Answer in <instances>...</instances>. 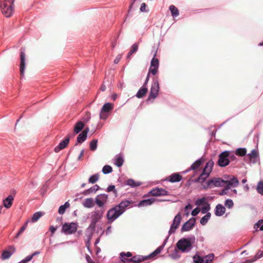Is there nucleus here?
Instances as JSON below:
<instances>
[{
  "label": "nucleus",
  "mask_w": 263,
  "mask_h": 263,
  "mask_svg": "<svg viewBox=\"0 0 263 263\" xmlns=\"http://www.w3.org/2000/svg\"><path fill=\"white\" fill-rule=\"evenodd\" d=\"M195 242L196 238L194 236L183 238L178 240L176 243V247L181 252L188 253L193 249Z\"/></svg>",
  "instance_id": "obj_1"
},
{
  "label": "nucleus",
  "mask_w": 263,
  "mask_h": 263,
  "mask_svg": "<svg viewBox=\"0 0 263 263\" xmlns=\"http://www.w3.org/2000/svg\"><path fill=\"white\" fill-rule=\"evenodd\" d=\"M14 0H4L0 2V10L7 17L11 16L14 11Z\"/></svg>",
  "instance_id": "obj_2"
},
{
  "label": "nucleus",
  "mask_w": 263,
  "mask_h": 263,
  "mask_svg": "<svg viewBox=\"0 0 263 263\" xmlns=\"http://www.w3.org/2000/svg\"><path fill=\"white\" fill-rule=\"evenodd\" d=\"M103 212L99 211H95L91 216V223L87 229V232L89 233V237H91L92 233L94 231L96 223L101 219Z\"/></svg>",
  "instance_id": "obj_3"
},
{
  "label": "nucleus",
  "mask_w": 263,
  "mask_h": 263,
  "mask_svg": "<svg viewBox=\"0 0 263 263\" xmlns=\"http://www.w3.org/2000/svg\"><path fill=\"white\" fill-rule=\"evenodd\" d=\"M213 165L214 162L213 161H209L204 167L202 172L201 173L198 178L195 180V182H198L200 183L203 182L205 179L208 178L210 176V174L212 170Z\"/></svg>",
  "instance_id": "obj_4"
},
{
  "label": "nucleus",
  "mask_w": 263,
  "mask_h": 263,
  "mask_svg": "<svg viewBox=\"0 0 263 263\" xmlns=\"http://www.w3.org/2000/svg\"><path fill=\"white\" fill-rule=\"evenodd\" d=\"M224 180V184L226 186L223 190V192L225 190H228L231 187H236L239 184V181L236 177L232 175H224L223 176Z\"/></svg>",
  "instance_id": "obj_5"
},
{
  "label": "nucleus",
  "mask_w": 263,
  "mask_h": 263,
  "mask_svg": "<svg viewBox=\"0 0 263 263\" xmlns=\"http://www.w3.org/2000/svg\"><path fill=\"white\" fill-rule=\"evenodd\" d=\"M214 257V255L213 253L201 256L197 252L193 255L192 258L194 263H210L213 260Z\"/></svg>",
  "instance_id": "obj_6"
},
{
  "label": "nucleus",
  "mask_w": 263,
  "mask_h": 263,
  "mask_svg": "<svg viewBox=\"0 0 263 263\" xmlns=\"http://www.w3.org/2000/svg\"><path fill=\"white\" fill-rule=\"evenodd\" d=\"M224 185V180L219 178H214L209 180L205 185H203V188L206 189L214 186L221 187Z\"/></svg>",
  "instance_id": "obj_7"
},
{
  "label": "nucleus",
  "mask_w": 263,
  "mask_h": 263,
  "mask_svg": "<svg viewBox=\"0 0 263 263\" xmlns=\"http://www.w3.org/2000/svg\"><path fill=\"white\" fill-rule=\"evenodd\" d=\"M78 223L76 222L65 223L62 229V232L66 235L75 233L78 229Z\"/></svg>",
  "instance_id": "obj_8"
},
{
  "label": "nucleus",
  "mask_w": 263,
  "mask_h": 263,
  "mask_svg": "<svg viewBox=\"0 0 263 263\" xmlns=\"http://www.w3.org/2000/svg\"><path fill=\"white\" fill-rule=\"evenodd\" d=\"M230 154V152L224 151L219 155L218 164L220 166L224 167L229 165Z\"/></svg>",
  "instance_id": "obj_9"
},
{
  "label": "nucleus",
  "mask_w": 263,
  "mask_h": 263,
  "mask_svg": "<svg viewBox=\"0 0 263 263\" xmlns=\"http://www.w3.org/2000/svg\"><path fill=\"white\" fill-rule=\"evenodd\" d=\"M122 214L117 206L110 209L107 214V217L110 222H112L117 219Z\"/></svg>",
  "instance_id": "obj_10"
},
{
  "label": "nucleus",
  "mask_w": 263,
  "mask_h": 263,
  "mask_svg": "<svg viewBox=\"0 0 263 263\" xmlns=\"http://www.w3.org/2000/svg\"><path fill=\"white\" fill-rule=\"evenodd\" d=\"M181 220V216L180 213H178L174 217L173 223L171 224L170 230L168 231V235L174 233L176 230L179 227Z\"/></svg>",
  "instance_id": "obj_11"
},
{
  "label": "nucleus",
  "mask_w": 263,
  "mask_h": 263,
  "mask_svg": "<svg viewBox=\"0 0 263 263\" xmlns=\"http://www.w3.org/2000/svg\"><path fill=\"white\" fill-rule=\"evenodd\" d=\"M114 104L110 103H106L103 106L100 113V118L101 119L105 120L107 117V112L112 109Z\"/></svg>",
  "instance_id": "obj_12"
},
{
  "label": "nucleus",
  "mask_w": 263,
  "mask_h": 263,
  "mask_svg": "<svg viewBox=\"0 0 263 263\" xmlns=\"http://www.w3.org/2000/svg\"><path fill=\"white\" fill-rule=\"evenodd\" d=\"M246 161H248L251 163H255L257 162L259 159L258 152L256 149H253L251 152L248 154L245 158Z\"/></svg>",
  "instance_id": "obj_13"
},
{
  "label": "nucleus",
  "mask_w": 263,
  "mask_h": 263,
  "mask_svg": "<svg viewBox=\"0 0 263 263\" xmlns=\"http://www.w3.org/2000/svg\"><path fill=\"white\" fill-rule=\"evenodd\" d=\"M156 52L155 53L153 58L151 60V66L149 68V73H151L153 75H155L159 67V60L155 58Z\"/></svg>",
  "instance_id": "obj_14"
},
{
  "label": "nucleus",
  "mask_w": 263,
  "mask_h": 263,
  "mask_svg": "<svg viewBox=\"0 0 263 263\" xmlns=\"http://www.w3.org/2000/svg\"><path fill=\"white\" fill-rule=\"evenodd\" d=\"M159 90V82L157 80L154 81L152 85L148 100L151 98L155 99L158 96Z\"/></svg>",
  "instance_id": "obj_15"
},
{
  "label": "nucleus",
  "mask_w": 263,
  "mask_h": 263,
  "mask_svg": "<svg viewBox=\"0 0 263 263\" xmlns=\"http://www.w3.org/2000/svg\"><path fill=\"white\" fill-rule=\"evenodd\" d=\"M108 200V195L105 194H100L95 198L96 204L99 207H103L106 203Z\"/></svg>",
  "instance_id": "obj_16"
},
{
  "label": "nucleus",
  "mask_w": 263,
  "mask_h": 263,
  "mask_svg": "<svg viewBox=\"0 0 263 263\" xmlns=\"http://www.w3.org/2000/svg\"><path fill=\"white\" fill-rule=\"evenodd\" d=\"M21 63H20V72L21 77L24 76L25 69V50L23 49H21L20 54Z\"/></svg>",
  "instance_id": "obj_17"
},
{
  "label": "nucleus",
  "mask_w": 263,
  "mask_h": 263,
  "mask_svg": "<svg viewBox=\"0 0 263 263\" xmlns=\"http://www.w3.org/2000/svg\"><path fill=\"white\" fill-rule=\"evenodd\" d=\"M149 193L154 196H163L167 195L168 192L165 190L161 188L156 187L152 190Z\"/></svg>",
  "instance_id": "obj_18"
},
{
  "label": "nucleus",
  "mask_w": 263,
  "mask_h": 263,
  "mask_svg": "<svg viewBox=\"0 0 263 263\" xmlns=\"http://www.w3.org/2000/svg\"><path fill=\"white\" fill-rule=\"evenodd\" d=\"M133 203V201L129 200H125L121 201L119 204L116 205L119 209L120 212L122 214L127 207L129 206Z\"/></svg>",
  "instance_id": "obj_19"
},
{
  "label": "nucleus",
  "mask_w": 263,
  "mask_h": 263,
  "mask_svg": "<svg viewBox=\"0 0 263 263\" xmlns=\"http://www.w3.org/2000/svg\"><path fill=\"white\" fill-rule=\"evenodd\" d=\"M195 223V219L194 218L190 219L183 224L181 228V231L184 232L191 230L194 227Z\"/></svg>",
  "instance_id": "obj_20"
},
{
  "label": "nucleus",
  "mask_w": 263,
  "mask_h": 263,
  "mask_svg": "<svg viewBox=\"0 0 263 263\" xmlns=\"http://www.w3.org/2000/svg\"><path fill=\"white\" fill-rule=\"evenodd\" d=\"M69 142V138L67 137L63 141H61L60 143L54 148V151L56 153H58L61 150L65 148Z\"/></svg>",
  "instance_id": "obj_21"
},
{
  "label": "nucleus",
  "mask_w": 263,
  "mask_h": 263,
  "mask_svg": "<svg viewBox=\"0 0 263 263\" xmlns=\"http://www.w3.org/2000/svg\"><path fill=\"white\" fill-rule=\"evenodd\" d=\"M9 250H5L3 252L2 254V258L3 259L5 260L9 258L15 250L13 246H10Z\"/></svg>",
  "instance_id": "obj_22"
},
{
  "label": "nucleus",
  "mask_w": 263,
  "mask_h": 263,
  "mask_svg": "<svg viewBox=\"0 0 263 263\" xmlns=\"http://www.w3.org/2000/svg\"><path fill=\"white\" fill-rule=\"evenodd\" d=\"M13 200L14 196L12 195H9L3 201L4 206L6 209H9L12 205Z\"/></svg>",
  "instance_id": "obj_23"
},
{
  "label": "nucleus",
  "mask_w": 263,
  "mask_h": 263,
  "mask_svg": "<svg viewBox=\"0 0 263 263\" xmlns=\"http://www.w3.org/2000/svg\"><path fill=\"white\" fill-rule=\"evenodd\" d=\"M89 128H86L77 137V142L80 143H83L87 138V135L89 132Z\"/></svg>",
  "instance_id": "obj_24"
},
{
  "label": "nucleus",
  "mask_w": 263,
  "mask_h": 263,
  "mask_svg": "<svg viewBox=\"0 0 263 263\" xmlns=\"http://www.w3.org/2000/svg\"><path fill=\"white\" fill-rule=\"evenodd\" d=\"M226 212V208L221 204H218L216 206L215 209V214L217 216H222Z\"/></svg>",
  "instance_id": "obj_25"
},
{
  "label": "nucleus",
  "mask_w": 263,
  "mask_h": 263,
  "mask_svg": "<svg viewBox=\"0 0 263 263\" xmlns=\"http://www.w3.org/2000/svg\"><path fill=\"white\" fill-rule=\"evenodd\" d=\"M156 199L155 198H150L147 199H144L141 200L137 205V206L139 208L144 207L148 205H152L153 203L155 202Z\"/></svg>",
  "instance_id": "obj_26"
},
{
  "label": "nucleus",
  "mask_w": 263,
  "mask_h": 263,
  "mask_svg": "<svg viewBox=\"0 0 263 263\" xmlns=\"http://www.w3.org/2000/svg\"><path fill=\"white\" fill-rule=\"evenodd\" d=\"M203 163V159L202 158H200L196 160L194 163L192 164L191 165L190 168L185 172L184 173H186L188 172L189 170H193V171H197L198 168L200 166V165Z\"/></svg>",
  "instance_id": "obj_27"
},
{
  "label": "nucleus",
  "mask_w": 263,
  "mask_h": 263,
  "mask_svg": "<svg viewBox=\"0 0 263 263\" xmlns=\"http://www.w3.org/2000/svg\"><path fill=\"white\" fill-rule=\"evenodd\" d=\"M182 176L178 173H173L169 177L168 180L171 182H179L182 179Z\"/></svg>",
  "instance_id": "obj_28"
},
{
  "label": "nucleus",
  "mask_w": 263,
  "mask_h": 263,
  "mask_svg": "<svg viewBox=\"0 0 263 263\" xmlns=\"http://www.w3.org/2000/svg\"><path fill=\"white\" fill-rule=\"evenodd\" d=\"M124 162V159L122 155H116L114 158V164L118 167H121Z\"/></svg>",
  "instance_id": "obj_29"
},
{
  "label": "nucleus",
  "mask_w": 263,
  "mask_h": 263,
  "mask_svg": "<svg viewBox=\"0 0 263 263\" xmlns=\"http://www.w3.org/2000/svg\"><path fill=\"white\" fill-rule=\"evenodd\" d=\"M168 237H167L165 240H164V243H163L162 245L160 246V247H159L158 248H157L155 251H154L152 253H151L149 256L148 257H154L155 256L157 255V254H159L161 251L163 249V248L164 247V246L165 245V243H166V241H167V239H168Z\"/></svg>",
  "instance_id": "obj_30"
},
{
  "label": "nucleus",
  "mask_w": 263,
  "mask_h": 263,
  "mask_svg": "<svg viewBox=\"0 0 263 263\" xmlns=\"http://www.w3.org/2000/svg\"><path fill=\"white\" fill-rule=\"evenodd\" d=\"M82 204L85 208H91L94 205L93 200L91 198H86L83 201Z\"/></svg>",
  "instance_id": "obj_31"
},
{
  "label": "nucleus",
  "mask_w": 263,
  "mask_h": 263,
  "mask_svg": "<svg viewBox=\"0 0 263 263\" xmlns=\"http://www.w3.org/2000/svg\"><path fill=\"white\" fill-rule=\"evenodd\" d=\"M84 123H83L82 121L78 122L74 127V132L75 134L79 133L84 128Z\"/></svg>",
  "instance_id": "obj_32"
},
{
  "label": "nucleus",
  "mask_w": 263,
  "mask_h": 263,
  "mask_svg": "<svg viewBox=\"0 0 263 263\" xmlns=\"http://www.w3.org/2000/svg\"><path fill=\"white\" fill-rule=\"evenodd\" d=\"M44 213L42 212H37L33 214L31 220H29L32 223L36 222L42 216H43Z\"/></svg>",
  "instance_id": "obj_33"
},
{
  "label": "nucleus",
  "mask_w": 263,
  "mask_h": 263,
  "mask_svg": "<svg viewBox=\"0 0 263 263\" xmlns=\"http://www.w3.org/2000/svg\"><path fill=\"white\" fill-rule=\"evenodd\" d=\"M138 46H139V45H138V44H137V43H135L134 44H133L132 45V46L131 47V49L127 55V58H128V59L130 58V56L134 53H135L137 51V50L138 49Z\"/></svg>",
  "instance_id": "obj_34"
},
{
  "label": "nucleus",
  "mask_w": 263,
  "mask_h": 263,
  "mask_svg": "<svg viewBox=\"0 0 263 263\" xmlns=\"http://www.w3.org/2000/svg\"><path fill=\"white\" fill-rule=\"evenodd\" d=\"M147 91V89L146 88L142 87L138 90L136 96L138 98H141L144 96V95L146 94Z\"/></svg>",
  "instance_id": "obj_35"
},
{
  "label": "nucleus",
  "mask_w": 263,
  "mask_h": 263,
  "mask_svg": "<svg viewBox=\"0 0 263 263\" xmlns=\"http://www.w3.org/2000/svg\"><path fill=\"white\" fill-rule=\"evenodd\" d=\"M211 217V213H207L203 217L200 219V223L204 226L205 225Z\"/></svg>",
  "instance_id": "obj_36"
},
{
  "label": "nucleus",
  "mask_w": 263,
  "mask_h": 263,
  "mask_svg": "<svg viewBox=\"0 0 263 263\" xmlns=\"http://www.w3.org/2000/svg\"><path fill=\"white\" fill-rule=\"evenodd\" d=\"M126 184L131 187H136L141 185V183L136 182L134 180L129 179L126 180Z\"/></svg>",
  "instance_id": "obj_37"
},
{
  "label": "nucleus",
  "mask_w": 263,
  "mask_h": 263,
  "mask_svg": "<svg viewBox=\"0 0 263 263\" xmlns=\"http://www.w3.org/2000/svg\"><path fill=\"white\" fill-rule=\"evenodd\" d=\"M169 9L173 17H176L179 15L178 9L175 6L171 5Z\"/></svg>",
  "instance_id": "obj_38"
},
{
  "label": "nucleus",
  "mask_w": 263,
  "mask_h": 263,
  "mask_svg": "<svg viewBox=\"0 0 263 263\" xmlns=\"http://www.w3.org/2000/svg\"><path fill=\"white\" fill-rule=\"evenodd\" d=\"M69 203L68 202H66L64 205H61L59 208L58 212L60 214H63L67 208L69 206Z\"/></svg>",
  "instance_id": "obj_39"
},
{
  "label": "nucleus",
  "mask_w": 263,
  "mask_h": 263,
  "mask_svg": "<svg viewBox=\"0 0 263 263\" xmlns=\"http://www.w3.org/2000/svg\"><path fill=\"white\" fill-rule=\"evenodd\" d=\"M145 258L140 256H135L130 259V261L135 263H138L143 261Z\"/></svg>",
  "instance_id": "obj_40"
},
{
  "label": "nucleus",
  "mask_w": 263,
  "mask_h": 263,
  "mask_svg": "<svg viewBox=\"0 0 263 263\" xmlns=\"http://www.w3.org/2000/svg\"><path fill=\"white\" fill-rule=\"evenodd\" d=\"M236 155L239 156H243L247 153V149L245 148H239L236 151Z\"/></svg>",
  "instance_id": "obj_41"
},
{
  "label": "nucleus",
  "mask_w": 263,
  "mask_h": 263,
  "mask_svg": "<svg viewBox=\"0 0 263 263\" xmlns=\"http://www.w3.org/2000/svg\"><path fill=\"white\" fill-rule=\"evenodd\" d=\"M99 174H94V175L91 176L89 177V178L88 179V181L89 183H95L99 180Z\"/></svg>",
  "instance_id": "obj_42"
},
{
  "label": "nucleus",
  "mask_w": 263,
  "mask_h": 263,
  "mask_svg": "<svg viewBox=\"0 0 263 263\" xmlns=\"http://www.w3.org/2000/svg\"><path fill=\"white\" fill-rule=\"evenodd\" d=\"M97 143H98V140L97 139H93L92 140L89 144V147L90 150L94 151H95L97 148Z\"/></svg>",
  "instance_id": "obj_43"
},
{
  "label": "nucleus",
  "mask_w": 263,
  "mask_h": 263,
  "mask_svg": "<svg viewBox=\"0 0 263 263\" xmlns=\"http://www.w3.org/2000/svg\"><path fill=\"white\" fill-rule=\"evenodd\" d=\"M112 171V167L108 165H105L102 168V172L104 174H109Z\"/></svg>",
  "instance_id": "obj_44"
},
{
  "label": "nucleus",
  "mask_w": 263,
  "mask_h": 263,
  "mask_svg": "<svg viewBox=\"0 0 263 263\" xmlns=\"http://www.w3.org/2000/svg\"><path fill=\"white\" fill-rule=\"evenodd\" d=\"M257 192L263 195V181H260L257 184L256 188Z\"/></svg>",
  "instance_id": "obj_45"
},
{
  "label": "nucleus",
  "mask_w": 263,
  "mask_h": 263,
  "mask_svg": "<svg viewBox=\"0 0 263 263\" xmlns=\"http://www.w3.org/2000/svg\"><path fill=\"white\" fill-rule=\"evenodd\" d=\"M205 203H208L205 197L198 199L195 202L196 205L198 206H200L202 204H205Z\"/></svg>",
  "instance_id": "obj_46"
},
{
  "label": "nucleus",
  "mask_w": 263,
  "mask_h": 263,
  "mask_svg": "<svg viewBox=\"0 0 263 263\" xmlns=\"http://www.w3.org/2000/svg\"><path fill=\"white\" fill-rule=\"evenodd\" d=\"M99 189H100V186L96 184L93 187H90V189L85 191L84 192V193L87 194L88 192H91V193L96 192L97 191H98Z\"/></svg>",
  "instance_id": "obj_47"
},
{
  "label": "nucleus",
  "mask_w": 263,
  "mask_h": 263,
  "mask_svg": "<svg viewBox=\"0 0 263 263\" xmlns=\"http://www.w3.org/2000/svg\"><path fill=\"white\" fill-rule=\"evenodd\" d=\"M210 204L208 203H205V204H204V206L202 207L201 211L202 214H205L208 213V212L210 210Z\"/></svg>",
  "instance_id": "obj_48"
},
{
  "label": "nucleus",
  "mask_w": 263,
  "mask_h": 263,
  "mask_svg": "<svg viewBox=\"0 0 263 263\" xmlns=\"http://www.w3.org/2000/svg\"><path fill=\"white\" fill-rule=\"evenodd\" d=\"M29 222V220H27L25 223L24 224V226H23L20 229V231L18 232V233H17L16 235V237H18L21 234H22L26 229L27 228V224L28 223V222Z\"/></svg>",
  "instance_id": "obj_49"
},
{
  "label": "nucleus",
  "mask_w": 263,
  "mask_h": 263,
  "mask_svg": "<svg viewBox=\"0 0 263 263\" xmlns=\"http://www.w3.org/2000/svg\"><path fill=\"white\" fill-rule=\"evenodd\" d=\"M224 205L229 208V209H231L234 206V203H233V201H232V200L231 199H227L226 201H225V202H224Z\"/></svg>",
  "instance_id": "obj_50"
},
{
  "label": "nucleus",
  "mask_w": 263,
  "mask_h": 263,
  "mask_svg": "<svg viewBox=\"0 0 263 263\" xmlns=\"http://www.w3.org/2000/svg\"><path fill=\"white\" fill-rule=\"evenodd\" d=\"M120 256H121V260L122 261L125 263L126 262V260H124V256L125 257H131L132 256V254L130 252H127V253H124V252H122L120 253Z\"/></svg>",
  "instance_id": "obj_51"
},
{
  "label": "nucleus",
  "mask_w": 263,
  "mask_h": 263,
  "mask_svg": "<svg viewBox=\"0 0 263 263\" xmlns=\"http://www.w3.org/2000/svg\"><path fill=\"white\" fill-rule=\"evenodd\" d=\"M32 259V256L28 255L25 258L19 261L18 263H27Z\"/></svg>",
  "instance_id": "obj_52"
},
{
  "label": "nucleus",
  "mask_w": 263,
  "mask_h": 263,
  "mask_svg": "<svg viewBox=\"0 0 263 263\" xmlns=\"http://www.w3.org/2000/svg\"><path fill=\"white\" fill-rule=\"evenodd\" d=\"M263 220L262 219H261V220H259L257 223H256L255 225V227H256V228H258L259 226H260V231H263Z\"/></svg>",
  "instance_id": "obj_53"
},
{
  "label": "nucleus",
  "mask_w": 263,
  "mask_h": 263,
  "mask_svg": "<svg viewBox=\"0 0 263 263\" xmlns=\"http://www.w3.org/2000/svg\"><path fill=\"white\" fill-rule=\"evenodd\" d=\"M90 119V113H87L85 117L83 118L82 122L83 123H84V124L86 123H87Z\"/></svg>",
  "instance_id": "obj_54"
},
{
  "label": "nucleus",
  "mask_w": 263,
  "mask_h": 263,
  "mask_svg": "<svg viewBox=\"0 0 263 263\" xmlns=\"http://www.w3.org/2000/svg\"><path fill=\"white\" fill-rule=\"evenodd\" d=\"M107 191L110 192L113 191L114 193H117V191L115 189V186L114 185H109L107 188Z\"/></svg>",
  "instance_id": "obj_55"
},
{
  "label": "nucleus",
  "mask_w": 263,
  "mask_h": 263,
  "mask_svg": "<svg viewBox=\"0 0 263 263\" xmlns=\"http://www.w3.org/2000/svg\"><path fill=\"white\" fill-rule=\"evenodd\" d=\"M200 212V209L198 208L194 209L191 213L192 216H195L199 214Z\"/></svg>",
  "instance_id": "obj_56"
},
{
  "label": "nucleus",
  "mask_w": 263,
  "mask_h": 263,
  "mask_svg": "<svg viewBox=\"0 0 263 263\" xmlns=\"http://www.w3.org/2000/svg\"><path fill=\"white\" fill-rule=\"evenodd\" d=\"M192 208V206L190 204H188L184 208V210L186 212V214L188 215L189 211Z\"/></svg>",
  "instance_id": "obj_57"
},
{
  "label": "nucleus",
  "mask_w": 263,
  "mask_h": 263,
  "mask_svg": "<svg viewBox=\"0 0 263 263\" xmlns=\"http://www.w3.org/2000/svg\"><path fill=\"white\" fill-rule=\"evenodd\" d=\"M146 5L145 3H142V4L141 5V7H140L141 11L146 12Z\"/></svg>",
  "instance_id": "obj_58"
},
{
  "label": "nucleus",
  "mask_w": 263,
  "mask_h": 263,
  "mask_svg": "<svg viewBox=\"0 0 263 263\" xmlns=\"http://www.w3.org/2000/svg\"><path fill=\"white\" fill-rule=\"evenodd\" d=\"M57 229V227H54L53 226H51L50 227L49 230L51 232V235H52L54 233V232H55Z\"/></svg>",
  "instance_id": "obj_59"
},
{
  "label": "nucleus",
  "mask_w": 263,
  "mask_h": 263,
  "mask_svg": "<svg viewBox=\"0 0 263 263\" xmlns=\"http://www.w3.org/2000/svg\"><path fill=\"white\" fill-rule=\"evenodd\" d=\"M122 58V55L121 54H119L115 59L114 60V63L115 64H118L119 61H120L121 59Z\"/></svg>",
  "instance_id": "obj_60"
},
{
  "label": "nucleus",
  "mask_w": 263,
  "mask_h": 263,
  "mask_svg": "<svg viewBox=\"0 0 263 263\" xmlns=\"http://www.w3.org/2000/svg\"><path fill=\"white\" fill-rule=\"evenodd\" d=\"M86 259L88 263H95V262L91 260V258L88 255L86 256Z\"/></svg>",
  "instance_id": "obj_61"
},
{
  "label": "nucleus",
  "mask_w": 263,
  "mask_h": 263,
  "mask_svg": "<svg viewBox=\"0 0 263 263\" xmlns=\"http://www.w3.org/2000/svg\"><path fill=\"white\" fill-rule=\"evenodd\" d=\"M84 149H82L81 152H80V154L78 158V160H80L81 159V158L82 157V156H83L84 155Z\"/></svg>",
  "instance_id": "obj_62"
},
{
  "label": "nucleus",
  "mask_w": 263,
  "mask_h": 263,
  "mask_svg": "<svg viewBox=\"0 0 263 263\" xmlns=\"http://www.w3.org/2000/svg\"><path fill=\"white\" fill-rule=\"evenodd\" d=\"M150 73H149V72H148V74L147 75V77H146V80H145V82L144 85H146L147 82L148 81L149 78V74Z\"/></svg>",
  "instance_id": "obj_63"
},
{
  "label": "nucleus",
  "mask_w": 263,
  "mask_h": 263,
  "mask_svg": "<svg viewBox=\"0 0 263 263\" xmlns=\"http://www.w3.org/2000/svg\"><path fill=\"white\" fill-rule=\"evenodd\" d=\"M117 98V95L115 93V94H113L111 96V98L112 100H113L114 101H115Z\"/></svg>",
  "instance_id": "obj_64"
}]
</instances>
